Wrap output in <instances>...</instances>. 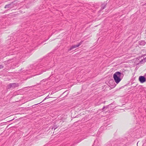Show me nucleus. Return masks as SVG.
I'll return each instance as SVG.
<instances>
[{
	"instance_id": "nucleus-1",
	"label": "nucleus",
	"mask_w": 146,
	"mask_h": 146,
	"mask_svg": "<svg viewBox=\"0 0 146 146\" xmlns=\"http://www.w3.org/2000/svg\"><path fill=\"white\" fill-rule=\"evenodd\" d=\"M123 74L119 71L116 72L113 75V78L115 82L118 83L121 80Z\"/></svg>"
},
{
	"instance_id": "nucleus-2",
	"label": "nucleus",
	"mask_w": 146,
	"mask_h": 146,
	"mask_svg": "<svg viewBox=\"0 0 146 146\" xmlns=\"http://www.w3.org/2000/svg\"><path fill=\"white\" fill-rule=\"evenodd\" d=\"M19 86L18 83H13L9 84L7 86V90L11 89H13L16 87H18Z\"/></svg>"
},
{
	"instance_id": "nucleus-3",
	"label": "nucleus",
	"mask_w": 146,
	"mask_h": 146,
	"mask_svg": "<svg viewBox=\"0 0 146 146\" xmlns=\"http://www.w3.org/2000/svg\"><path fill=\"white\" fill-rule=\"evenodd\" d=\"M120 140H117L114 141H111V146H116L117 145H119L121 142H120Z\"/></svg>"
},
{
	"instance_id": "nucleus-4",
	"label": "nucleus",
	"mask_w": 146,
	"mask_h": 146,
	"mask_svg": "<svg viewBox=\"0 0 146 146\" xmlns=\"http://www.w3.org/2000/svg\"><path fill=\"white\" fill-rule=\"evenodd\" d=\"M139 80L141 83H143L146 81V78L144 76H140L139 78Z\"/></svg>"
},
{
	"instance_id": "nucleus-5",
	"label": "nucleus",
	"mask_w": 146,
	"mask_h": 146,
	"mask_svg": "<svg viewBox=\"0 0 146 146\" xmlns=\"http://www.w3.org/2000/svg\"><path fill=\"white\" fill-rule=\"evenodd\" d=\"M83 42V41H82L80 42L78 44L76 45H74L70 47V48L68 49V51H70L72 50L73 49V48H76L77 47H79L80 45L82 44Z\"/></svg>"
},
{
	"instance_id": "nucleus-6",
	"label": "nucleus",
	"mask_w": 146,
	"mask_h": 146,
	"mask_svg": "<svg viewBox=\"0 0 146 146\" xmlns=\"http://www.w3.org/2000/svg\"><path fill=\"white\" fill-rule=\"evenodd\" d=\"M108 3L107 1L104 2V3H102L101 5V9L100 10H102L103 9H104L106 7V6L107 5Z\"/></svg>"
},
{
	"instance_id": "nucleus-7",
	"label": "nucleus",
	"mask_w": 146,
	"mask_h": 146,
	"mask_svg": "<svg viewBox=\"0 0 146 146\" xmlns=\"http://www.w3.org/2000/svg\"><path fill=\"white\" fill-rule=\"evenodd\" d=\"M14 7L13 4V3H11L10 4L6 5L4 7V8L5 9L9 8H13Z\"/></svg>"
},
{
	"instance_id": "nucleus-8",
	"label": "nucleus",
	"mask_w": 146,
	"mask_h": 146,
	"mask_svg": "<svg viewBox=\"0 0 146 146\" xmlns=\"http://www.w3.org/2000/svg\"><path fill=\"white\" fill-rule=\"evenodd\" d=\"M146 42L144 40H141L139 42V44L141 46H144L146 44Z\"/></svg>"
},
{
	"instance_id": "nucleus-9",
	"label": "nucleus",
	"mask_w": 146,
	"mask_h": 146,
	"mask_svg": "<svg viewBox=\"0 0 146 146\" xmlns=\"http://www.w3.org/2000/svg\"><path fill=\"white\" fill-rule=\"evenodd\" d=\"M57 128V126L56 125H54L53 126H51L50 128L51 129H54V130H55Z\"/></svg>"
},
{
	"instance_id": "nucleus-10",
	"label": "nucleus",
	"mask_w": 146,
	"mask_h": 146,
	"mask_svg": "<svg viewBox=\"0 0 146 146\" xmlns=\"http://www.w3.org/2000/svg\"><path fill=\"white\" fill-rule=\"evenodd\" d=\"M114 103H111V104H110L109 105L107 106H106V108H108L109 107H110L111 105H114Z\"/></svg>"
},
{
	"instance_id": "nucleus-11",
	"label": "nucleus",
	"mask_w": 146,
	"mask_h": 146,
	"mask_svg": "<svg viewBox=\"0 0 146 146\" xmlns=\"http://www.w3.org/2000/svg\"><path fill=\"white\" fill-rule=\"evenodd\" d=\"M50 98V97L49 96V95L47 96L44 99V100L42 101V102L44 101V100H46V99L49 98Z\"/></svg>"
},
{
	"instance_id": "nucleus-12",
	"label": "nucleus",
	"mask_w": 146,
	"mask_h": 146,
	"mask_svg": "<svg viewBox=\"0 0 146 146\" xmlns=\"http://www.w3.org/2000/svg\"><path fill=\"white\" fill-rule=\"evenodd\" d=\"M140 62L141 63H144V62H145V60H144L143 59L142 60H141V61H140Z\"/></svg>"
},
{
	"instance_id": "nucleus-13",
	"label": "nucleus",
	"mask_w": 146,
	"mask_h": 146,
	"mask_svg": "<svg viewBox=\"0 0 146 146\" xmlns=\"http://www.w3.org/2000/svg\"><path fill=\"white\" fill-rule=\"evenodd\" d=\"M40 65L39 64L36 67V69L37 70L39 68Z\"/></svg>"
},
{
	"instance_id": "nucleus-14",
	"label": "nucleus",
	"mask_w": 146,
	"mask_h": 146,
	"mask_svg": "<svg viewBox=\"0 0 146 146\" xmlns=\"http://www.w3.org/2000/svg\"><path fill=\"white\" fill-rule=\"evenodd\" d=\"M105 108H106V106H104L103 107V108H102V109H101V111H104V110Z\"/></svg>"
},
{
	"instance_id": "nucleus-15",
	"label": "nucleus",
	"mask_w": 146,
	"mask_h": 146,
	"mask_svg": "<svg viewBox=\"0 0 146 146\" xmlns=\"http://www.w3.org/2000/svg\"><path fill=\"white\" fill-rule=\"evenodd\" d=\"M3 68V66L1 65H0V69Z\"/></svg>"
},
{
	"instance_id": "nucleus-16",
	"label": "nucleus",
	"mask_w": 146,
	"mask_h": 146,
	"mask_svg": "<svg viewBox=\"0 0 146 146\" xmlns=\"http://www.w3.org/2000/svg\"><path fill=\"white\" fill-rule=\"evenodd\" d=\"M143 59L145 60V62H146V57Z\"/></svg>"
},
{
	"instance_id": "nucleus-17",
	"label": "nucleus",
	"mask_w": 146,
	"mask_h": 146,
	"mask_svg": "<svg viewBox=\"0 0 146 146\" xmlns=\"http://www.w3.org/2000/svg\"><path fill=\"white\" fill-rule=\"evenodd\" d=\"M54 65H52V66H50V68H51Z\"/></svg>"
},
{
	"instance_id": "nucleus-18",
	"label": "nucleus",
	"mask_w": 146,
	"mask_h": 146,
	"mask_svg": "<svg viewBox=\"0 0 146 146\" xmlns=\"http://www.w3.org/2000/svg\"><path fill=\"white\" fill-rule=\"evenodd\" d=\"M97 141V140H95V141H94V144H95V143H96V141Z\"/></svg>"
},
{
	"instance_id": "nucleus-19",
	"label": "nucleus",
	"mask_w": 146,
	"mask_h": 146,
	"mask_svg": "<svg viewBox=\"0 0 146 146\" xmlns=\"http://www.w3.org/2000/svg\"><path fill=\"white\" fill-rule=\"evenodd\" d=\"M115 107L114 106H113L112 108H111V109H113L115 108Z\"/></svg>"
},
{
	"instance_id": "nucleus-20",
	"label": "nucleus",
	"mask_w": 146,
	"mask_h": 146,
	"mask_svg": "<svg viewBox=\"0 0 146 146\" xmlns=\"http://www.w3.org/2000/svg\"><path fill=\"white\" fill-rule=\"evenodd\" d=\"M39 104V103H38V104ZM37 104H36V105H37Z\"/></svg>"
}]
</instances>
